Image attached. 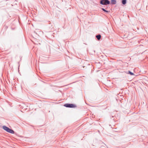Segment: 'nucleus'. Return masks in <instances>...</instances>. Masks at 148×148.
I'll list each match as a JSON object with an SVG mask.
<instances>
[{"label":"nucleus","instance_id":"f257e3e1","mask_svg":"<svg viewBox=\"0 0 148 148\" xmlns=\"http://www.w3.org/2000/svg\"><path fill=\"white\" fill-rule=\"evenodd\" d=\"M3 128L5 131L7 132L11 133L12 134H14V130L11 129L8 127L5 126H3Z\"/></svg>","mask_w":148,"mask_h":148},{"label":"nucleus","instance_id":"f03ea898","mask_svg":"<svg viewBox=\"0 0 148 148\" xmlns=\"http://www.w3.org/2000/svg\"><path fill=\"white\" fill-rule=\"evenodd\" d=\"M100 4L103 5H107L110 3L109 0H101L100 1Z\"/></svg>","mask_w":148,"mask_h":148},{"label":"nucleus","instance_id":"7ed1b4c3","mask_svg":"<svg viewBox=\"0 0 148 148\" xmlns=\"http://www.w3.org/2000/svg\"><path fill=\"white\" fill-rule=\"evenodd\" d=\"M64 106L66 107L71 108H74L77 107L76 105L72 103H66L64 104Z\"/></svg>","mask_w":148,"mask_h":148},{"label":"nucleus","instance_id":"20e7f679","mask_svg":"<svg viewBox=\"0 0 148 148\" xmlns=\"http://www.w3.org/2000/svg\"><path fill=\"white\" fill-rule=\"evenodd\" d=\"M111 2L112 4H116V0H111Z\"/></svg>","mask_w":148,"mask_h":148},{"label":"nucleus","instance_id":"39448f33","mask_svg":"<svg viewBox=\"0 0 148 148\" xmlns=\"http://www.w3.org/2000/svg\"><path fill=\"white\" fill-rule=\"evenodd\" d=\"M101 35L100 34H98L96 36V37L98 40H99L101 39Z\"/></svg>","mask_w":148,"mask_h":148},{"label":"nucleus","instance_id":"423d86ee","mask_svg":"<svg viewBox=\"0 0 148 148\" xmlns=\"http://www.w3.org/2000/svg\"><path fill=\"white\" fill-rule=\"evenodd\" d=\"M126 73L128 74H129L131 75H134V73L130 71H129L128 72H127Z\"/></svg>","mask_w":148,"mask_h":148},{"label":"nucleus","instance_id":"0eeeda50","mask_svg":"<svg viewBox=\"0 0 148 148\" xmlns=\"http://www.w3.org/2000/svg\"><path fill=\"white\" fill-rule=\"evenodd\" d=\"M127 2V0H122V3L123 5H125L126 4Z\"/></svg>","mask_w":148,"mask_h":148},{"label":"nucleus","instance_id":"6e6552de","mask_svg":"<svg viewBox=\"0 0 148 148\" xmlns=\"http://www.w3.org/2000/svg\"><path fill=\"white\" fill-rule=\"evenodd\" d=\"M101 9L103 11H104L105 12H106L107 13L108 12V11L106 10L105 9H104L103 8H102Z\"/></svg>","mask_w":148,"mask_h":148}]
</instances>
